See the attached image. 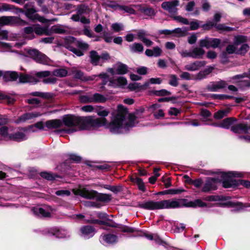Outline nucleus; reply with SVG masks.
I'll return each instance as SVG.
<instances>
[{"instance_id": "obj_1", "label": "nucleus", "mask_w": 250, "mask_h": 250, "mask_svg": "<svg viewBox=\"0 0 250 250\" xmlns=\"http://www.w3.org/2000/svg\"><path fill=\"white\" fill-rule=\"evenodd\" d=\"M95 112L100 116V118H94L93 120L100 119L103 121L97 126H91V129L98 128L102 126H105L110 131L113 133H122L128 130L135 125L136 117L133 114H130L128 121L125 120V116L127 112V109L122 105L118 106V110L116 114L113 116L110 123H108L105 118L109 113L108 110L104 109L103 106H99L95 110Z\"/></svg>"}, {"instance_id": "obj_2", "label": "nucleus", "mask_w": 250, "mask_h": 250, "mask_svg": "<svg viewBox=\"0 0 250 250\" xmlns=\"http://www.w3.org/2000/svg\"><path fill=\"white\" fill-rule=\"evenodd\" d=\"M197 206L205 207L206 204L200 199H197L194 201H188L186 199H172L159 201L149 200L139 202L137 205L138 207L147 210L176 208L184 207L195 208Z\"/></svg>"}, {"instance_id": "obj_3", "label": "nucleus", "mask_w": 250, "mask_h": 250, "mask_svg": "<svg viewBox=\"0 0 250 250\" xmlns=\"http://www.w3.org/2000/svg\"><path fill=\"white\" fill-rule=\"evenodd\" d=\"M103 121L93 120L91 116L80 117L67 114L62 118V124L68 127L77 126L80 130H90L91 126H97Z\"/></svg>"}, {"instance_id": "obj_4", "label": "nucleus", "mask_w": 250, "mask_h": 250, "mask_svg": "<svg viewBox=\"0 0 250 250\" xmlns=\"http://www.w3.org/2000/svg\"><path fill=\"white\" fill-rule=\"evenodd\" d=\"M179 0L166 1L162 3L161 7L169 13V17L173 20L184 24H188L189 21L187 19L181 16H176L178 10L177 6L179 5Z\"/></svg>"}, {"instance_id": "obj_5", "label": "nucleus", "mask_w": 250, "mask_h": 250, "mask_svg": "<svg viewBox=\"0 0 250 250\" xmlns=\"http://www.w3.org/2000/svg\"><path fill=\"white\" fill-rule=\"evenodd\" d=\"M219 175L222 179V186L226 188H234L240 185L239 182L241 180H236L234 177H243L242 173L236 171L220 172Z\"/></svg>"}, {"instance_id": "obj_6", "label": "nucleus", "mask_w": 250, "mask_h": 250, "mask_svg": "<svg viewBox=\"0 0 250 250\" xmlns=\"http://www.w3.org/2000/svg\"><path fill=\"white\" fill-rule=\"evenodd\" d=\"M33 2H28L24 5V8L25 10L24 12L25 16L31 20H37L42 22H44L45 19L40 16L38 14H35L37 10L34 7Z\"/></svg>"}, {"instance_id": "obj_7", "label": "nucleus", "mask_w": 250, "mask_h": 250, "mask_svg": "<svg viewBox=\"0 0 250 250\" xmlns=\"http://www.w3.org/2000/svg\"><path fill=\"white\" fill-rule=\"evenodd\" d=\"M77 40H76V38L73 37H67L64 39L63 46L66 48L74 53L77 56L80 57L83 55V53L81 50L76 48V42H77Z\"/></svg>"}, {"instance_id": "obj_8", "label": "nucleus", "mask_w": 250, "mask_h": 250, "mask_svg": "<svg viewBox=\"0 0 250 250\" xmlns=\"http://www.w3.org/2000/svg\"><path fill=\"white\" fill-rule=\"evenodd\" d=\"M26 25L27 22L20 18L15 16H2L0 17V25Z\"/></svg>"}, {"instance_id": "obj_9", "label": "nucleus", "mask_w": 250, "mask_h": 250, "mask_svg": "<svg viewBox=\"0 0 250 250\" xmlns=\"http://www.w3.org/2000/svg\"><path fill=\"white\" fill-rule=\"evenodd\" d=\"M28 54L31 58L38 63L47 64L49 62L48 58L37 49H30L28 51Z\"/></svg>"}, {"instance_id": "obj_10", "label": "nucleus", "mask_w": 250, "mask_h": 250, "mask_svg": "<svg viewBox=\"0 0 250 250\" xmlns=\"http://www.w3.org/2000/svg\"><path fill=\"white\" fill-rule=\"evenodd\" d=\"M218 183H222V179L214 178L208 177L207 178L205 183L204 184L202 191L208 192L211 190H215L217 189V184Z\"/></svg>"}, {"instance_id": "obj_11", "label": "nucleus", "mask_w": 250, "mask_h": 250, "mask_svg": "<svg viewBox=\"0 0 250 250\" xmlns=\"http://www.w3.org/2000/svg\"><path fill=\"white\" fill-rule=\"evenodd\" d=\"M221 43V40L217 38H210L205 37L199 41L200 47H204L207 48L212 47L213 48H217Z\"/></svg>"}, {"instance_id": "obj_12", "label": "nucleus", "mask_w": 250, "mask_h": 250, "mask_svg": "<svg viewBox=\"0 0 250 250\" xmlns=\"http://www.w3.org/2000/svg\"><path fill=\"white\" fill-rule=\"evenodd\" d=\"M26 131V128H21L19 131L10 134L9 136V140L18 142L25 140L27 138L25 133V132Z\"/></svg>"}, {"instance_id": "obj_13", "label": "nucleus", "mask_w": 250, "mask_h": 250, "mask_svg": "<svg viewBox=\"0 0 250 250\" xmlns=\"http://www.w3.org/2000/svg\"><path fill=\"white\" fill-rule=\"evenodd\" d=\"M41 115L42 114L38 112L25 113L19 117L17 119L15 120L14 122L16 124L25 123L28 120L37 118Z\"/></svg>"}, {"instance_id": "obj_14", "label": "nucleus", "mask_w": 250, "mask_h": 250, "mask_svg": "<svg viewBox=\"0 0 250 250\" xmlns=\"http://www.w3.org/2000/svg\"><path fill=\"white\" fill-rule=\"evenodd\" d=\"M227 85V83L223 80H220L218 82H212L207 85V89L209 91L215 92L226 87Z\"/></svg>"}, {"instance_id": "obj_15", "label": "nucleus", "mask_w": 250, "mask_h": 250, "mask_svg": "<svg viewBox=\"0 0 250 250\" xmlns=\"http://www.w3.org/2000/svg\"><path fill=\"white\" fill-rule=\"evenodd\" d=\"M32 211L39 216L49 217L51 216L52 209L50 207L46 206L44 208H34Z\"/></svg>"}, {"instance_id": "obj_16", "label": "nucleus", "mask_w": 250, "mask_h": 250, "mask_svg": "<svg viewBox=\"0 0 250 250\" xmlns=\"http://www.w3.org/2000/svg\"><path fill=\"white\" fill-rule=\"evenodd\" d=\"M77 194L82 197L88 199H93L96 198L98 192L93 190H88L85 188L77 190Z\"/></svg>"}, {"instance_id": "obj_17", "label": "nucleus", "mask_w": 250, "mask_h": 250, "mask_svg": "<svg viewBox=\"0 0 250 250\" xmlns=\"http://www.w3.org/2000/svg\"><path fill=\"white\" fill-rule=\"evenodd\" d=\"M249 129L250 126H248L247 125L245 124H238L232 125L230 128L231 131L238 134L248 133Z\"/></svg>"}, {"instance_id": "obj_18", "label": "nucleus", "mask_w": 250, "mask_h": 250, "mask_svg": "<svg viewBox=\"0 0 250 250\" xmlns=\"http://www.w3.org/2000/svg\"><path fill=\"white\" fill-rule=\"evenodd\" d=\"M34 32L37 35L42 36H50V32L47 27H42L39 24H34Z\"/></svg>"}, {"instance_id": "obj_19", "label": "nucleus", "mask_w": 250, "mask_h": 250, "mask_svg": "<svg viewBox=\"0 0 250 250\" xmlns=\"http://www.w3.org/2000/svg\"><path fill=\"white\" fill-rule=\"evenodd\" d=\"M62 125V122L59 119L50 120L45 122V126L49 129H57Z\"/></svg>"}, {"instance_id": "obj_20", "label": "nucleus", "mask_w": 250, "mask_h": 250, "mask_svg": "<svg viewBox=\"0 0 250 250\" xmlns=\"http://www.w3.org/2000/svg\"><path fill=\"white\" fill-rule=\"evenodd\" d=\"M206 63L205 61H195L193 63L187 64L185 66V69L188 71H196L201 67L205 66Z\"/></svg>"}, {"instance_id": "obj_21", "label": "nucleus", "mask_w": 250, "mask_h": 250, "mask_svg": "<svg viewBox=\"0 0 250 250\" xmlns=\"http://www.w3.org/2000/svg\"><path fill=\"white\" fill-rule=\"evenodd\" d=\"M80 231L83 235L88 238L93 236L95 233V229L89 225L82 227Z\"/></svg>"}, {"instance_id": "obj_22", "label": "nucleus", "mask_w": 250, "mask_h": 250, "mask_svg": "<svg viewBox=\"0 0 250 250\" xmlns=\"http://www.w3.org/2000/svg\"><path fill=\"white\" fill-rule=\"evenodd\" d=\"M162 49L159 46H155L152 49H147L145 51V54L148 57H158L161 55Z\"/></svg>"}, {"instance_id": "obj_23", "label": "nucleus", "mask_w": 250, "mask_h": 250, "mask_svg": "<svg viewBox=\"0 0 250 250\" xmlns=\"http://www.w3.org/2000/svg\"><path fill=\"white\" fill-rule=\"evenodd\" d=\"M236 121V119L235 118L233 117H229L224 119L220 124H213V125L224 128L229 129L233 124V122Z\"/></svg>"}, {"instance_id": "obj_24", "label": "nucleus", "mask_w": 250, "mask_h": 250, "mask_svg": "<svg viewBox=\"0 0 250 250\" xmlns=\"http://www.w3.org/2000/svg\"><path fill=\"white\" fill-rule=\"evenodd\" d=\"M19 79V82L21 83H37L38 82V80L34 76H31L30 75H24L23 74H21L18 77Z\"/></svg>"}, {"instance_id": "obj_25", "label": "nucleus", "mask_w": 250, "mask_h": 250, "mask_svg": "<svg viewBox=\"0 0 250 250\" xmlns=\"http://www.w3.org/2000/svg\"><path fill=\"white\" fill-rule=\"evenodd\" d=\"M139 11L144 15L150 18H152V17L155 16L156 15L155 10L150 7H143L140 6Z\"/></svg>"}, {"instance_id": "obj_26", "label": "nucleus", "mask_w": 250, "mask_h": 250, "mask_svg": "<svg viewBox=\"0 0 250 250\" xmlns=\"http://www.w3.org/2000/svg\"><path fill=\"white\" fill-rule=\"evenodd\" d=\"M202 47H195L191 51V58L194 59H201L204 55L205 51Z\"/></svg>"}, {"instance_id": "obj_27", "label": "nucleus", "mask_w": 250, "mask_h": 250, "mask_svg": "<svg viewBox=\"0 0 250 250\" xmlns=\"http://www.w3.org/2000/svg\"><path fill=\"white\" fill-rule=\"evenodd\" d=\"M89 57L92 64L95 65H100V55L96 51H91L89 53Z\"/></svg>"}, {"instance_id": "obj_28", "label": "nucleus", "mask_w": 250, "mask_h": 250, "mask_svg": "<svg viewBox=\"0 0 250 250\" xmlns=\"http://www.w3.org/2000/svg\"><path fill=\"white\" fill-rule=\"evenodd\" d=\"M18 77V74L14 71L6 72L4 74L3 76L4 80L6 82L16 81L17 80Z\"/></svg>"}, {"instance_id": "obj_29", "label": "nucleus", "mask_w": 250, "mask_h": 250, "mask_svg": "<svg viewBox=\"0 0 250 250\" xmlns=\"http://www.w3.org/2000/svg\"><path fill=\"white\" fill-rule=\"evenodd\" d=\"M131 181L137 185L140 190H141L143 192L146 191V187L142 179L137 177H132L131 178Z\"/></svg>"}, {"instance_id": "obj_30", "label": "nucleus", "mask_w": 250, "mask_h": 250, "mask_svg": "<svg viewBox=\"0 0 250 250\" xmlns=\"http://www.w3.org/2000/svg\"><path fill=\"white\" fill-rule=\"evenodd\" d=\"M129 48L132 53H142L144 50V46L140 43L135 42L130 45Z\"/></svg>"}, {"instance_id": "obj_31", "label": "nucleus", "mask_w": 250, "mask_h": 250, "mask_svg": "<svg viewBox=\"0 0 250 250\" xmlns=\"http://www.w3.org/2000/svg\"><path fill=\"white\" fill-rule=\"evenodd\" d=\"M67 70L64 68L55 69L52 72L53 76L60 78L65 77L67 75Z\"/></svg>"}, {"instance_id": "obj_32", "label": "nucleus", "mask_w": 250, "mask_h": 250, "mask_svg": "<svg viewBox=\"0 0 250 250\" xmlns=\"http://www.w3.org/2000/svg\"><path fill=\"white\" fill-rule=\"evenodd\" d=\"M215 28L218 31L225 32H231L236 30L235 28L227 26L223 23L217 24L216 23L215 25Z\"/></svg>"}, {"instance_id": "obj_33", "label": "nucleus", "mask_w": 250, "mask_h": 250, "mask_svg": "<svg viewBox=\"0 0 250 250\" xmlns=\"http://www.w3.org/2000/svg\"><path fill=\"white\" fill-rule=\"evenodd\" d=\"M212 69H205L203 71H200L196 76L194 79L196 80H201L207 77V76L212 71Z\"/></svg>"}, {"instance_id": "obj_34", "label": "nucleus", "mask_w": 250, "mask_h": 250, "mask_svg": "<svg viewBox=\"0 0 250 250\" xmlns=\"http://www.w3.org/2000/svg\"><path fill=\"white\" fill-rule=\"evenodd\" d=\"M187 31L188 29L186 27H184L183 28H176L172 30V34L178 37H184L186 36Z\"/></svg>"}, {"instance_id": "obj_35", "label": "nucleus", "mask_w": 250, "mask_h": 250, "mask_svg": "<svg viewBox=\"0 0 250 250\" xmlns=\"http://www.w3.org/2000/svg\"><path fill=\"white\" fill-rule=\"evenodd\" d=\"M128 71L127 66L125 64L120 63L116 68V73L123 75L126 74Z\"/></svg>"}, {"instance_id": "obj_36", "label": "nucleus", "mask_w": 250, "mask_h": 250, "mask_svg": "<svg viewBox=\"0 0 250 250\" xmlns=\"http://www.w3.org/2000/svg\"><path fill=\"white\" fill-rule=\"evenodd\" d=\"M72 74L73 75V77L75 79H79L82 81H87V79L84 76V73L81 70H73L72 71Z\"/></svg>"}, {"instance_id": "obj_37", "label": "nucleus", "mask_w": 250, "mask_h": 250, "mask_svg": "<svg viewBox=\"0 0 250 250\" xmlns=\"http://www.w3.org/2000/svg\"><path fill=\"white\" fill-rule=\"evenodd\" d=\"M93 103H104L106 101V98L103 95L99 93H95L92 95Z\"/></svg>"}, {"instance_id": "obj_38", "label": "nucleus", "mask_w": 250, "mask_h": 250, "mask_svg": "<svg viewBox=\"0 0 250 250\" xmlns=\"http://www.w3.org/2000/svg\"><path fill=\"white\" fill-rule=\"evenodd\" d=\"M97 201L108 202L111 200V195L107 194H97L96 197Z\"/></svg>"}, {"instance_id": "obj_39", "label": "nucleus", "mask_w": 250, "mask_h": 250, "mask_svg": "<svg viewBox=\"0 0 250 250\" xmlns=\"http://www.w3.org/2000/svg\"><path fill=\"white\" fill-rule=\"evenodd\" d=\"M229 111L227 109L220 110L213 114V118L216 120H220L226 116Z\"/></svg>"}, {"instance_id": "obj_40", "label": "nucleus", "mask_w": 250, "mask_h": 250, "mask_svg": "<svg viewBox=\"0 0 250 250\" xmlns=\"http://www.w3.org/2000/svg\"><path fill=\"white\" fill-rule=\"evenodd\" d=\"M49 31L50 32V35L52 33L64 34L66 32V30L58 25L52 26Z\"/></svg>"}, {"instance_id": "obj_41", "label": "nucleus", "mask_w": 250, "mask_h": 250, "mask_svg": "<svg viewBox=\"0 0 250 250\" xmlns=\"http://www.w3.org/2000/svg\"><path fill=\"white\" fill-rule=\"evenodd\" d=\"M40 176L47 180L51 181L55 180L58 176L56 174L47 172H42L40 173Z\"/></svg>"}, {"instance_id": "obj_42", "label": "nucleus", "mask_w": 250, "mask_h": 250, "mask_svg": "<svg viewBox=\"0 0 250 250\" xmlns=\"http://www.w3.org/2000/svg\"><path fill=\"white\" fill-rule=\"evenodd\" d=\"M104 241L109 244L114 243L117 240V236L115 235L108 234L104 235L103 237Z\"/></svg>"}, {"instance_id": "obj_43", "label": "nucleus", "mask_w": 250, "mask_h": 250, "mask_svg": "<svg viewBox=\"0 0 250 250\" xmlns=\"http://www.w3.org/2000/svg\"><path fill=\"white\" fill-rule=\"evenodd\" d=\"M247 41V37L243 35H237L234 37V44L236 46L244 43Z\"/></svg>"}, {"instance_id": "obj_44", "label": "nucleus", "mask_w": 250, "mask_h": 250, "mask_svg": "<svg viewBox=\"0 0 250 250\" xmlns=\"http://www.w3.org/2000/svg\"><path fill=\"white\" fill-rule=\"evenodd\" d=\"M185 178L188 179V183L194 186L196 188H200L203 184V180L201 178L197 179L195 180H192L190 179L189 177L187 175L185 176Z\"/></svg>"}, {"instance_id": "obj_45", "label": "nucleus", "mask_w": 250, "mask_h": 250, "mask_svg": "<svg viewBox=\"0 0 250 250\" xmlns=\"http://www.w3.org/2000/svg\"><path fill=\"white\" fill-rule=\"evenodd\" d=\"M219 206L221 207L227 206L229 207H241L242 206V203L241 202H234L232 201H228L224 203H219Z\"/></svg>"}, {"instance_id": "obj_46", "label": "nucleus", "mask_w": 250, "mask_h": 250, "mask_svg": "<svg viewBox=\"0 0 250 250\" xmlns=\"http://www.w3.org/2000/svg\"><path fill=\"white\" fill-rule=\"evenodd\" d=\"M80 101L82 103H91L93 102L92 95H82L80 97Z\"/></svg>"}, {"instance_id": "obj_47", "label": "nucleus", "mask_w": 250, "mask_h": 250, "mask_svg": "<svg viewBox=\"0 0 250 250\" xmlns=\"http://www.w3.org/2000/svg\"><path fill=\"white\" fill-rule=\"evenodd\" d=\"M34 24L32 26H28L24 28V32L26 34H31V37H30V39H34L35 38V36L33 32H34Z\"/></svg>"}, {"instance_id": "obj_48", "label": "nucleus", "mask_w": 250, "mask_h": 250, "mask_svg": "<svg viewBox=\"0 0 250 250\" xmlns=\"http://www.w3.org/2000/svg\"><path fill=\"white\" fill-rule=\"evenodd\" d=\"M201 22V21L195 20L190 22H189V23L188 25H190V29L191 30H195L199 28V27H200V23Z\"/></svg>"}, {"instance_id": "obj_49", "label": "nucleus", "mask_w": 250, "mask_h": 250, "mask_svg": "<svg viewBox=\"0 0 250 250\" xmlns=\"http://www.w3.org/2000/svg\"><path fill=\"white\" fill-rule=\"evenodd\" d=\"M76 43V47H79L81 50H86L89 48L88 44L82 41H77Z\"/></svg>"}, {"instance_id": "obj_50", "label": "nucleus", "mask_w": 250, "mask_h": 250, "mask_svg": "<svg viewBox=\"0 0 250 250\" xmlns=\"http://www.w3.org/2000/svg\"><path fill=\"white\" fill-rule=\"evenodd\" d=\"M250 47L247 44H243L241 47L237 50L236 54L244 55L249 50Z\"/></svg>"}, {"instance_id": "obj_51", "label": "nucleus", "mask_w": 250, "mask_h": 250, "mask_svg": "<svg viewBox=\"0 0 250 250\" xmlns=\"http://www.w3.org/2000/svg\"><path fill=\"white\" fill-rule=\"evenodd\" d=\"M153 93L157 96H165L171 95V93L166 89H161L160 90H155Z\"/></svg>"}, {"instance_id": "obj_52", "label": "nucleus", "mask_w": 250, "mask_h": 250, "mask_svg": "<svg viewBox=\"0 0 250 250\" xmlns=\"http://www.w3.org/2000/svg\"><path fill=\"white\" fill-rule=\"evenodd\" d=\"M170 80L168 83L171 86L176 87L178 85V79L176 75L174 74L170 75L169 76Z\"/></svg>"}, {"instance_id": "obj_53", "label": "nucleus", "mask_w": 250, "mask_h": 250, "mask_svg": "<svg viewBox=\"0 0 250 250\" xmlns=\"http://www.w3.org/2000/svg\"><path fill=\"white\" fill-rule=\"evenodd\" d=\"M215 23L213 21H208L205 24L202 25L201 27L206 30H209L212 27H215Z\"/></svg>"}, {"instance_id": "obj_54", "label": "nucleus", "mask_w": 250, "mask_h": 250, "mask_svg": "<svg viewBox=\"0 0 250 250\" xmlns=\"http://www.w3.org/2000/svg\"><path fill=\"white\" fill-rule=\"evenodd\" d=\"M14 6L4 3H0V12L7 11L12 10Z\"/></svg>"}, {"instance_id": "obj_55", "label": "nucleus", "mask_w": 250, "mask_h": 250, "mask_svg": "<svg viewBox=\"0 0 250 250\" xmlns=\"http://www.w3.org/2000/svg\"><path fill=\"white\" fill-rule=\"evenodd\" d=\"M30 95L33 96L40 97L44 98H49L50 97V94L48 93H42L38 91L31 92Z\"/></svg>"}, {"instance_id": "obj_56", "label": "nucleus", "mask_w": 250, "mask_h": 250, "mask_svg": "<svg viewBox=\"0 0 250 250\" xmlns=\"http://www.w3.org/2000/svg\"><path fill=\"white\" fill-rule=\"evenodd\" d=\"M100 65H102L106 61L110 59L109 54L106 52L102 53L100 55Z\"/></svg>"}, {"instance_id": "obj_57", "label": "nucleus", "mask_w": 250, "mask_h": 250, "mask_svg": "<svg viewBox=\"0 0 250 250\" xmlns=\"http://www.w3.org/2000/svg\"><path fill=\"white\" fill-rule=\"evenodd\" d=\"M8 128L4 126L0 128V134L4 138L9 140V136L10 134L8 133Z\"/></svg>"}, {"instance_id": "obj_58", "label": "nucleus", "mask_w": 250, "mask_h": 250, "mask_svg": "<svg viewBox=\"0 0 250 250\" xmlns=\"http://www.w3.org/2000/svg\"><path fill=\"white\" fill-rule=\"evenodd\" d=\"M236 45L234 44L228 45L226 49V52L229 54H231L237 51Z\"/></svg>"}, {"instance_id": "obj_59", "label": "nucleus", "mask_w": 250, "mask_h": 250, "mask_svg": "<svg viewBox=\"0 0 250 250\" xmlns=\"http://www.w3.org/2000/svg\"><path fill=\"white\" fill-rule=\"evenodd\" d=\"M212 97H213L215 99L218 100L230 99L233 98L231 96H229L227 95L224 94H213Z\"/></svg>"}, {"instance_id": "obj_60", "label": "nucleus", "mask_w": 250, "mask_h": 250, "mask_svg": "<svg viewBox=\"0 0 250 250\" xmlns=\"http://www.w3.org/2000/svg\"><path fill=\"white\" fill-rule=\"evenodd\" d=\"M104 225H105L112 228H118L119 225L114 222L112 220L107 218L104 220Z\"/></svg>"}, {"instance_id": "obj_61", "label": "nucleus", "mask_w": 250, "mask_h": 250, "mask_svg": "<svg viewBox=\"0 0 250 250\" xmlns=\"http://www.w3.org/2000/svg\"><path fill=\"white\" fill-rule=\"evenodd\" d=\"M149 34L144 30H140L138 31L137 36L140 40H142L143 39H145L146 36H149Z\"/></svg>"}, {"instance_id": "obj_62", "label": "nucleus", "mask_w": 250, "mask_h": 250, "mask_svg": "<svg viewBox=\"0 0 250 250\" xmlns=\"http://www.w3.org/2000/svg\"><path fill=\"white\" fill-rule=\"evenodd\" d=\"M51 72L49 71H43L36 72L35 76L38 78H42L48 77L51 75Z\"/></svg>"}, {"instance_id": "obj_63", "label": "nucleus", "mask_w": 250, "mask_h": 250, "mask_svg": "<svg viewBox=\"0 0 250 250\" xmlns=\"http://www.w3.org/2000/svg\"><path fill=\"white\" fill-rule=\"evenodd\" d=\"M102 38L107 43H110L112 42V37L110 36L109 33L107 32L104 31L103 32Z\"/></svg>"}, {"instance_id": "obj_64", "label": "nucleus", "mask_w": 250, "mask_h": 250, "mask_svg": "<svg viewBox=\"0 0 250 250\" xmlns=\"http://www.w3.org/2000/svg\"><path fill=\"white\" fill-rule=\"evenodd\" d=\"M70 191L68 190L61 189L55 192V194L60 196H69L70 195Z\"/></svg>"}]
</instances>
